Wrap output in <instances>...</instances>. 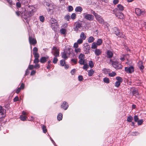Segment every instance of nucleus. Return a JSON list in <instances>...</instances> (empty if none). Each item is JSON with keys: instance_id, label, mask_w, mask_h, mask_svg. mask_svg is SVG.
Returning <instances> with one entry per match:
<instances>
[{"instance_id": "f257e3e1", "label": "nucleus", "mask_w": 146, "mask_h": 146, "mask_svg": "<svg viewBox=\"0 0 146 146\" xmlns=\"http://www.w3.org/2000/svg\"><path fill=\"white\" fill-rule=\"evenodd\" d=\"M28 10L29 11H26L25 8H22L21 10L19 11L16 12V14L18 16L21 15V17L26 21L27 23L29 24L30 20V17L33 16L36 11V8L32 5H29L28 6Z\"/></svg>"}, {"instance_id": "f03ea898", "label": "nucleus", "mask_w": 146, "mask_h": 146, "mask_svg": "<svg viewBox=\"0 0 146 146\" xmlns=\"http://www.w3.org/2000/svg\"><path fill=\"white\" fill-rule=\"evenodd\" d=\"M74 25V30L77 33L82 31L83 27L81 22H76L75 23Z\"/></svg>"}, {"instance_id": "7ed1b4c3", "label": "nucleus", "mask_w": 146, "mask_h": 146, "mask_svg": "<svg viewBox=\"0 0 146 146\" xmlns=\"http://www.w3.org/2000/svg\"><path fill=\"white\" fill-rule=\"evenodd\" d=\"M110 62H111L112 66L116 69H122L123 66L118 61H112V60L110 59Z\"/></svg>"}, {"instance_id": "20e7f679", "label": "nucleus", "mask_w": 146, "mask_h": 146, "mask_svg": "<svg viewBox=\"0 0 146 146\" xmlns=\"http://www.w3.org/2000/svg\"><path fill=\"white\" fill-rule=\"evenodd\" d=\"M82 15L84 19L90 21H92L94 18V15L89 14L87 12L83 13Z\"/></svg>"}, {"instance_id": "39448f33", "label": "nucleus", "mask_w": 146, "mask_h": 146, "mask_svg": "<svg viewBox=\"0 0 146 146\" xmlns=\"http://www.w3.org/2000/svg\"><path fill=\"white\" fill-rule=\"evenodd\" d=\"M113 13L115 14L116 16L118 18L121 19H123L124 15L121 12H119L117 8L114 9L113 10Z\"/></svg>"}, {"instance_id": "423d86ee", "label": "nucleus", "mask_w": 146, "mask_h": 146, "mask_svg": "<svg viewBox=\"0 0 146 146\" xmlns=\"http://www.w3.org/2000/svg\"><path fill=\"white\" fill-rule=\"evenodd\" d=\"M113 30L115 34L119 37L124 38V37H125L124 35L120 32L119 30L117 27H114L113 28Z\"/></svg>"}, {"instance_id": "0eeeda50", "label": "nucleus", "mask_w": 146, "mask_h": 146, "mask_svg": "<svg viewBox=\"0 0 146 146\" xmlns=\"http://www.w3.org/2000/svg\"><path fill=\"white\" fill-rule=\"evenodd\" d=\"M51 53L55 57H58L59 56V50L57 49L56 46H53L52 49Z\"/></svg>"}, {"instance_id": "6e6552de", "label": "nucleus", "mask_w": 146, "mask_h": 146, "mask_svg": "<svg viewBox=\"0 0 146 146\" xmlns=\"http://www.w3.org/2000/svg\"><path fill=\"white\" fill-rule=\"evenodd\" d=\"M95 17L99 23L101 24H104V23L105 22L104 19L100 15L98 14Z\"/></svg>"}, {"instance_id": "1a4fd4ad", "label": "nucleus", "mask_w": 146, "mask_h": 146, "mask_svg": "<svg viewBox=\"0 0 146 146\" xmlns=\"http://www.w3.org/2000/svg\"><path fill=\"white\" fill-rule=\"evenodd\" d=\"M125 70L127 73L131 74L134 71V68L132 66L126 67H125Z\"/></svg>"}, {"instance_id": "9d476101", "label": "nucleus", "mask_w": 146, "mask_h": 146, "mask_svg": "<svg viewBox=\"0 0 146 146\" xmlns=\"http://www.w3.org/2000/svg\"><path fill=\"white\" fill-rule=\"evenodd\" d=\"M106 56L108 58L111 59L113 56V52L110 50H107L106 52Z\"/></svg>"}, {"instance_id": "9b49d317", "label": "nucleus", "mask_w": 146, "mask_h": 146, "mask_svg": "<svg viewBox=\"0 0 146 146\" xmlns=\"http://www.w3.org/2000/svg\"><path fill=\"white\" fill-rule=\"evenodd\" d=\"M135 12L136 14L138 16L143 15L145 13V11H141V10L139 8L136 9Z\"/></svg>"}, {"instance_id": "f8f14e48", "label": "nucleus", "mask_w": 146, "mask_h": 146, "mask_svg": "<svg viewBox=\"0 0 146 146\" xmlns=\"http://www.w3.org/2000/svg\"><path fill=\"white\" fill-rule=\"evenodd\" d=\"M29 42L31 44L35 45L37 41L35 38H33L31 36H29Z\"/></svg>"}, {"instance_id": "ddd939ff", "label": "nucleus", "mask_w": 146, "mask_h": 146, "mask_svg": "<svg viewBox=\"0 0 146 146\" xmlns=\"http://www.w3.org/2000/svg\"><path fill=\"white\" fill-rule=\"evenodd\" d=\"M5 112L2 107H0V119L3 118L5 117Z\"/></svg>"}, {"instance_id": "4468645a", "label": "nucleus", "mask_w": 146, "mask_h": 146, "mask_svg": "<svg viewBox=\"0 0 146 146\" xmlns=\"http://www.w3.org/2000/svg\"><path fill=\"white\" fill-rule=\"evenodd\" d=\"M48 57H42L40 60V62L42 63H44L48 60Z\"/></svg>"}, {"instance_id": "2eb2a0df", "label": "nucleus", "mask_w": 146, "mask_h": 146, "mask_svg": "<svg viewBox=\"0 0 146 146\" xmlns=\"http://www.w3.org/2000/svg\"><path fill=\"white\" fill-rule=\"evenodd\" d=\"M68 106V104L65 102H64L61 105V108L64 109L65 110L67 109Z\"/></svg>"}, {"instance_id": "dca6fc26", "label": "nucleus", "mask_w": 146, "mask_h": 146, "mask_svg": "<svg viewBox=\"0 0 146 146\" xmlns=\"http://www.w3.org/2000/svg\"><path fill=\"white\" fill-rule=\"evenodd\" d=\"M68 54L67 52H66L65 51L63 52H62V57L64 58L65 60H66L68 58L67 56Z\"/></svg>"}, {"instance_id": "f3484780", "label": "nucleus", "mask_w": 146, "mask_h": 146, "mask_svg": "<svg viewBox=\"0 0 146 146\" xmlns=\"http://www.w3.org/2000/svg\"><path fill=\"white\" fill-rule=\"evenodd\" d=\"M51 23L53 25L54 24L55 25H56L57 23V21L54 18H51L50 20ZM53 25H52V28L53 29L54 28V27L53 26Z\"/></svg>"}, {"instance_id": "a211bd4d", "label": "nucleus", "mask_w": 146, "mask_h": 146, "mask_svg": "<svg viewBox=\"0 0 146 146\" xmlns=\"http://www.w3.org/2000/svg\"><path fill=\"white\" fill-rule=\"evenodd\" d=\"M94 52L96 56H98L101 54L102 51L99 49L96 48Z\"/></svg>"}, {"instance_id": "6ab92c4d", "label": "nucleus", "mask_w": 146, "mask_h": 146, "mask_svg": "<svg viewBox=\"0 0 146 146\" xmlns=\"http://www.w3.org/2000/svg\"><path fill=\"white\" fill-rule=\"evenodd\" d=\"M82 10L83 9L80 6L77 7L75 9V11L76 12L80 13H81Z\"/></svg>"}, {"instance_id": "aec40b11", "label": "nucleus", "mask_w": 146, "mask_h": 146, "mask_svg": "<svg viewBox=\"0 0 146 146\" xmlns=\"http://www.w3.org/2000/svg\"><path fill=\"white\" fill-rule=\"evenodd\" d=\"M117 6L119 10L121 11H123L124 9V7L120 4H118Z\"/></svg>"}, {"instance_id": "412c9836", "label": "nucleus", "mask_w": 146, "mask_h": 146, "mask_svg": "<svg viewBox=\"0 0 146 146\" xmlns=\"http://www.w3.org/2000/svg\"><path fill=\"white\" fill-rule=\"evenodd\" d=\"M30 0H23L22 4L25 5H28L30 2Z\"/></svg>"}, {"instance_id": "4be33fe9", "label": "nucleus", "mask_w": 146, "mask_h": 146, "mask_svg": "<svg viewBox=\"0 0 146 146\" xmlns=\"http://www.w3.org/2000/svg\"><path fill=\"white\" fill-rule=\"evenodd\" d=\"M88 75L89 76H92L94 73V71L92 69L88 70Z\"/></svg>"}, {"instance_id": "5701e85b", "label": "nucleus", "mask_w": 146, "mask_h": 146, "mask_svg": "<svg viewBox=\"0 0 146 146\" xmlns=\"http://www.w3.org/2000/svg\"><path fill=\"white\" fill-rule=\"evenodd\" d=\"M95 40L94 38L92 36H90L88 38V42L89 43H91L94 41Z\"/></svg>"}, {"instance_id": "b1692460", "label": "nucleus", "mask_w": 146, "mask_h": 146, "mask_svg": "<svg viewBox=\"0 0 146 146\" xmlns=\"http://www.w3.org/2000/svg\"><path fill=\"white\" fill-rule=\"evenodd\" d=\"M86 60L85 59H80L79 60L78 62L80 64L82 65L84 64V63H86L85 60Z\"/></svg>"}, {"instance_id": "393cba45", "label": "nucleus", "mask_w": 146, "mask_h": 146, "mask_svg": "<svg viewBox=\"0 0 146 146\" xmlns=\"http://www.w3.org/2000/svg\"><path fill=\"white\" fill-rule=\"evenodd\" d=\"M102 42L103 40L102 39H98L97 40L96 44H97L98 46H100L101 44L102 43Z\"/></svg>"}, {"instance_id": "a878e982", "label": "nucleus", "mask_w": 146, "mask_h": 146, "mask_svg": "<svg viewBox=\"0 0 146 146\" xmlns=\"http://www.w3.org/2000/svg\"><path fill=\"white\" fill-rule=\"evenodd\" d=\"M133 117L132 116H131V115H129L128 117H127V121L129 122H131L133 120Z\"/></svg>"}, {"instance_id": "bb28decb", "label": "nucleus", "mask_w": 146, "mask_h": 146, "mask_svg": "<svg viewBox=\"0 0 146 146\" xmlns=\"http://www.w3.org/2000/svg\"><path fill=\"white\" fill-rule=\"evenodd\" d=\"M62 118V114L60 113L57 116V119L58 120L60 121L61 120Z\"/></svg>"}, {"instance_id": "cd10ccee", "label": "nucleus", "mask_w": 146, "mask_h": 146, "mask_svg": "<svg viewBox=\"0 0 146 146\" xmlns=\"http://www.w3.org/2000/svg\"><path fill=\"white\" fill-rule=\"evenodd\" d=\"M80 37L82 39L84 40L86 38V36L83 32H82L80 35Z\"/></svg>"}, {"instance_id": "c85d7f7f", "label": "nucleus", "mask_w": 146, "mask_h": 146, "mask_svg": "<svg viewBox=\"0 0 146 146\" xmlns=\"http://www.w3.org/2000/svg\"><path fill=\"white\" fill-rule=\"evenodd\" d=\"M103 81L105 83L108 84L110 82L109 79L108 78L105 77L103 79Z\"/></svg>"}, {"instance_id": "c756f323", "label": "nucleus", "mask_w": 146, "mask_h": 146, "mask_svg": "<svg viewBox=\"0 0 146 146\" xmlns=\"http://www.w3.org/2000/svg\"><path fill=\"white\" fill-rule=\"evenodd\" d=\"M44 4L45 5H46V6L50 7V8L48 9L49 11H50L52 9L50 8L52 6V4H50L47 2H45Z\"/></svg>"}, {"instance_id": "7c9ffc66", "label": "nucleus", "mask_w": 146, "mask_h": 146, "mask_svg": "<svg viewBox=\"0 0 146 146\" xmlns=\"http://www.w3.org/2000/svg\"><path fill=\"white\" fill-rule=\"evenodd\" d=\"M131 93L133 96H136L138 94V91L137 90L134 89L132 91Z\"/></svg>"}, {"instance_id": "2f4dec72", "label": "nucleus", "mask_w": 146, "mask_h": 146, "mask_svg": "<svg viewBox=\"0 0 146 146\" xmlns=\"http://www.w3.org/2000/svg\"><path fill=\"white\" fill-rule=\"evenodd\" d=\"M98 45L95 42H94L92 44L91 48L92 49L96 48Z\"/></svg>"}, {"instance_id": "473e14b6", "label": "nucleus", "mask_w": 146, "mask_h": 146, "mask_svg": "<svg viewBox=\"0 0 146 146\" xmlns=\"http://www.w3.org/2000/svg\"><path fill=\"white\" fill-rule=\"evenodd\" d=\"M116 75V73L114 72H112L111 73H109L108 74L109 76L110 77H114Z\"/></svg>"}, {"instance_id": "72a5a7b5", "label": "nucleus", "mask_w": 146, "mask_h": 146, "mask_svg": "<svg viewBox=\"0 0 146 146\" xmlns=\"http://www.w3.org/2000/svg\"><path fill=\"white\" fill-rule=\"evenodd\" d=\"M85 56L84 54L82 53H80L78 56V59H85Z\"/></svg>"}, {"instance_id": "f704fd0d", "label": "nucleus", "mask_w": 146, "mask_h": 146, "mask_svg": "<svg viewBox=\"0 0 146 146\" xmlns=\"http://www.w3.org/2000/svg\"><path fill=\"white\" fill-rule=\"evenodd\" d=\"M89 65L91 68H92L94 66L93 62L92 61H90L89 62Z\"/></svg>"}, {"instance_id": "c9c22d12", "label": "nucleus", "mask_w": 146, "mask_h": 146, "mask_svg": "<svg viewBox=\"0 0 146 146\" xmlns=\"http://www.w3.org/2000/svg\"><path fill=\"white\" fill-rule=\"evenodd\" d=\"M116 79L117 81H119V82H121L123 81V79L120 76H117L116 77Z\"/></svg>"}, {"instance_id": "e433bc0d", "label": "nucleus", "mask_w": 146, "mask_h": 146, "mask_svg": "<svg viewBox=\"0 0 146 146\" xmlns=\"http://www.w3.org/2000/svg\"><path fill=\"white\" fill-rule=\"evenodd\" d=\"M60 65L62 66H64L65 64V62L64 60H62L60 61Z\"/></svg>"}, {"instance_id": "4c0bfd02", "label": "nucleus", "mask_w": 146, "mask_h": 146, "mask_svg": "<svg viewBox=\"0 0 146 146\" xmlns=\"http://www.w3.org/2000/svg\"><path fill=\"white\" fill-rule=\"evenodd\" d=\"M83 65H84V66L83 67V68L86 70L87 68L89 67L88 65L87 64H86V63H84V64Z\"/></svg>"}, {"instance_id": "58836bf2", "label": "nucleus", "mask_w": 146, "mask_h": 146, "mask_svg": "<svg viewBox=\"0 0 146 146\" xmlns=\"http://www.w3.org/2000/svg\"><path fill=\"white\" fill-rule=\"evenodd\" d=\"M42 128L43 133H46L47 132V129L46 126L44 125H43Z\"/></svg>"}, {"instance_id": "ea45409f", "label": "nucleus", "mask_w": 146, "mask_h": 146, "mask_svg": "<svg viewBox=\"0 0 146 146\" xmlns=\"http://www.w3.org/2000/svg\"><path fill=\"white\" fill-rule=\"evenodd\" d=\"M38 49L37 48L35 47L33 49V54L38 53Z\"/></svg>"}, {"instance_id": "a19ab883", "label": "nucleus", "mask_w": 146, "mask_h": 146, "mask_svg": "<svg viewBox=\"0 0 146 146\" xmlns=\"http://www.w3.org/2000/svg\"><path fill=\"white\" fill-rule=\"evenodd\" d=\"M64 19L67 21H69L70 19V16L69 15H67L64 17Z\"/></svg>"}, {"instance_id": "79ce46f5", "label": "nucleus", "mask_w": 146, "mask_h": 146, "mask_svg": "<svg viewBox=\"0 0 146 146\" xmlns=\"http://www.w3.org/2000/svg\"><path fill=\"white\" fill-rule=\"evenodd\" d=\"M121 82L119 81H116L115 84V86L117 88L120 85Z\"/></svg>"}, {"instance_id": "37998d69", "label": "nucleus", "mask_w": 146, "mask_h": 146, "mask_svg": "<svg viewBox=\"0 0 146 146\" xmlns=\"http://www.w3.org/2000/svg\"><path fill=\"white\" fill-rule=\"evenodd\" d=\"M60 32L62 34H65L66 32V30L64 29H62L60 30Z\"/></svg>"}, {"instance_id": "c03bdc74", "label": "nucleus", "mask_w": 146, "mask_h": 146, "mask_svg": "<svg viewBox=\"0 0 146 146\" xmlns=\"http://www.w3.org/2000/svg\"><path fill=\"white\" fill-rule=\"evenodd\" d=\"M21 4H22L19 1L17 2L16 3V6L17 8H20L21 7Z\"/></svg>"}, {"instance_id": "a18cd8bd", "label": "nucleus", "mask_w": 146, "mask_h": 146, "mask_svg": "<svg viewBox=\"0 0 146 146\" xmlns=\"http://www.w3.org/2000/svg\"><path fill=\"white\" fill-rule=\"evenodd\" d=\"M58 61V59L56 58V57H54L53 58V63L54 64H56Z\"/></svg>"}, {"instance_id": "49530a36", "label": "nucleus", "mask_w": 146, "mask_h": 146, "mask_svg": "<svg viewBox=\"0 0 146 146\" xmlns=\"http://www.w3.org/2000/svg\"><path fill=\"white\" fill-rule=\"evenodd\" d=\"M71 61L73 62L74 64H76L77 63V59H71Z\"/></svg>"}, {"instance_id": "de8ad7c7", "label": "nucleus", "mask_w": 146, "mask_h": 146, "mask_svg": "<svg viewBox=\"0 0 146 146\" xmlns=\"http://www.w3.org/2000/svg\"><path fill=\"white\" fill-rule=\"evenodd\" d=\"M143 120L142 119H141L139 120L137 122V124L138 125H141L143 122Z\"/></svg>"}, {"instance_id": "09e8293b", "label": "nucleus", "mask_w": 146, "mask_h": 146, "mask_svg": "<svg viewBox=\"0 0 146 146\" xmlns=\"http://www.w3.org/2000/svg\"><path fill=\"white\" fill-rule=\"evenodd\" d=\"M39 19L40 21L43 22L44 20V18L43 16H40L39 17Z\"/></svg>"}, {"instance_id": "8fccbe9b", "label": "nucleus", "mask_w": 146, "mask_h": 146, "mask_svg": "<svg viewBox=\"0 0 146 146\" xmlns=\"http://www.w3.org/2000/svg\"><path fill=\"white\" fill-rule=\"evenodd\" d=\"M73 9V7L71 6H69L68 7V11L69 12L72 11Z\"/></svg>"}, {"instance_id": "3c124183", "label": "nucleus", "mask_w": 146, "mask_h": 146, "mask_svg": "<svg viewBox=\"0 0 146 146\" xmlns=\"http://www.w3.org/2000/svg\"><path fill=\"white\" fill-rule=\"evenodd\" d=\"M20 118L21 120L25 121L26 119V117L25 116L21 115Z\"/></svg>"}, {"instance_id": "603ef678", "label": "nucleus", "mask_w": 146, "mask_h": 146, "mask_svg": "<svg viewBox=\"0 0 146 146\" xmlns=\"http://www.w3.org/2000/svg\"><path fill=\"white\" fill-rule=\"evenodd\" d=\"M76 14L75 13H73L71 15V18L72 19H74L76 18Z\"/></svg>"}, {"instance_id": "864d4df0", "label": "nucleus", "mask_w": 146, "mask_h": 146, "mask_svg": "<svg viewBox=\"0 0 146 146\" xmlns=\"http://www.w3.org/2000/svg\"><path fill=\"white\" fill-rule=\"evenodd\" d=\"M33 54L34 55L35 58H38L39 55L38 53H36Z\"/></svg>"}, {"instance_id": "5fc2aeb1", "label": "nucleus", "mask_w": 146, "mask_h": 146, "mask_svg": "<svg viewBox=\"0 0 146 146\" xmlns=\"http://www.w3.org/2000/svg\"><path fill=\"white\" fill-rule=\"evenodd\" d=\"M134 119L135 121V122H137L139 120V118H138V116L136 115H135L134 116Z\"/></svg>"}, {"instance_id": "6e6d98bb", "label": "nucleus", "mask_w": 146, "mask_h": 146, "mask_svg": "<svg viewBox=\"0 0 146 146\" xmlns=\"http://www.w3.org/2000/svg\"><path fill=\"white\" fill-rule=\"evenodd\" d=\"M81 49L80 48H75V52L76 53L81 52Z\"/></svg>"}, {"instance_id": "4d7b16f0", "label": "nucleus", "mask_w": 146, "mask_h": 146, "mask_svg": "<svg viewBox=\"0 0 146 146\" xmlns=\"http://www.w3.org/2000/svg\"><path fill=\"white\" fill-rule=\"evenodd\" d=\"M83 77L82 75H79L78 76V80L80 81H81L82 80Z\"/></svg>"}, {"instance_id": "13d9d810", "label": "nucleus", "mask_w": 146, "mask_h": 146, "mask_svg": "<svg viewBox=\"0 0 146 146\" xmlns=\"http://www.w3.org/2000/svg\"><path fill=\"white\" fill-rule=\"evenodd\" d=\"M83 40V39H79L77 40V42L78 43V44H80L82 43Z\"/></svg>"}, {"instance_id": "bf43d9fd", "label": "nucleus", "mask_w": 146, "mask_h": 146, "mask_svg": "<svg viewBox=\"0 0 146 146\" xmlns=\"http://www.w3.org/2000/svg\"><path fill=\"white\" fill-rule=\"evenodd\" d=\"M39 62V60L38 58H35L34 61V63L35 64L38 63Z\"/></svg>"}, {"instance_id": "052dcab7", "label": "nucleus", "mask_w": 146, "mask_h": 146, "mask_svg": "<svg viewBox=\"0 0 146 146\" xmlns=\"http://www.w3.org/2000/svg\"><path fill=\"white\" fill-rule=\"evenodd\" d=\"M76 71V69H74L71 70L70 73L72 75H73L75 73Z\"/></svg>"}, {"instance_id": "680f3d73", "label": "nucleus", "mask_w": 146, "mask_h": 146, "mask_svg": "<svg viewBox=\"0 0 146 146\" xmlns=\"http://www.w3.org/2000/svg\"><path fill=\"white\" fill-rule=\"evenodd\" d=\"M7 2L9 4L10 6V7H11V6L12 5V4H15V3L13 4L12 3V0H6Z\"/></svg>"}, {"instance_id": "e2e57ef3", "label": "nucleus", "mask_w": 146, "mask_h": 146, "mask_svg": "<svg viewBox=\"0 0 146 146\" xmlns=\"http://www.w3.org/2000/svg\"><path fill=\"white\" fill-rule=\"evenodd\" d=\"M40 67V65L38 64H36L34 66V68H36L38 69Z\"/></svg>"}, {"instance_id": "0e129e2a", "label": "nucleus", "mask_w": 146, "mask_h": 146, "mask_svg": "<svg viewBox=\"0 0 146 146\" xmlns=\"http://www.w3.org/2000/svg\"><path fill=\"white\" fill-rule=\"evenodd\" d=\"M78 46V43L77 42H75L74 45V47L75 48H77Z\"/></svg>"}, {"instance_id": "69168bd1", "label": "nucleus", "mask_w": 146, "mask_h": 146, "mask_svg": "<svg viewBox=\"0 0 146 146\" xmlns=\"http://www.w3.org/2000/svg\"><path fill=\"white\" fill-rule=\"evenodd\" d=\"M91 13L94 15L95 17L98 14V13H95V12L93 10L91 11Z\"/></svg>"}, {"instance_id": "338daca9", "label": "nucleus", "mask_w": 146, "mask_h": 146, "mask_svg": "<svg viewBox=\"0 0 146 146\" xmlns=\"http://www.w3.org/2000/svg\"><path fill=\"white\" fill-rule=\"evenodd\" d=\"M119 2V0H113V3L114 5H116Z\"/></svg>"}, {"instance_id": "774afa93", "label": "nucleus", "mask_w": 146, "mask_h": 146, "mask_svg": "<svg viewBox=\"0 0 146 146\" xmlns=\"http://www.w3.org/2000/svg\"><path fill=\"white\" fill-rule=\"evenodd\" d=\"M36 72V71L35 70H32V71L31 72V74H30L32 76V75H34V74H35Z\"/></svg>"}]
</instances>
